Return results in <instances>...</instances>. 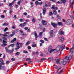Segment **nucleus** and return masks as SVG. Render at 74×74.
Returning <instances> with one entry per match:
<instances>
[{
    "mask_svg": "<svg viewBox=\"0 0 74 74\" xmlns=\"http://www.w3.org/2000/svg\"><path fill=\"white\" fill-rule=\"evenodd\" d=\"M63 45H62V47H61L60 46H58L56 48V49H55L56 52H58V51H59L60 49H62L60 52V54H61V52L62 51H63V50L64 49V47H65V45H64V49L63 48Z\"/></svg>",
    "mask_w": 74,
    "mask_h": 74,
    "instance_id": "f257e3e1",
    "label": "nucleus"
},
{
    "mask_svg": "<svg viewBox=\"0 0 74 74\" xmlns=\"http://www.w3.org/2000/svg\"><path fill=\"white\" fill-rule=\"evenodd\" d=\"M73 23V20H72L69 19L67 20L65 23L66 25H71Z\"/></svg>",
    "mask_w": 74,
    "mask_h": 74,
    "instance_id": "f03ea898",
    "label": "nucleus"
},
{
    "mask_svg": "<svg viewBox=\"0 0 74 74\" xmlns=\"http://www.w3.org/2000/svg\"><path fill=\"white\" fill-rule=\"evenodd\" d=\"M71 58H72V57L71 56H70L68 57L67 56L65 57V64L67 63V61H66V60H71Z\"/></svg>",
    "mask_w": 74,
    "mask_h": 74,
    "instance_id": "7ed1b4c3",
    "label": "nucleus"
},
{
    "mask_svg": "<svg viewBox=\"0 0 74 74\" xmlns=\"http://www.w3.org/2000/svg\"><path fill=\"white\" fill-rule=\"evenodd\" d=\"M52 47L51 46H50L49 47L48 49V51H49V52H50V53H52L53 51H54L56 49H52Z\"/></svg>",
    "mask_w": 74,
    "mask_h": 74,
    "instance_id": "20e7f679",
    "label": "nucleus"
},
{
    "mask_svg": "<svg viewBox=\"0 0 74 74\" xmlns=\"http://www.w3.org/2000/svg\"><path fill=\"white\" fill-rule=\"evenodd\" d=\"M70 2L71 3L70 8H73V4H74V0H70Z\"/></svg>",
    "mask_w": 74,
    "mask_h": 74,
    "instance_id": "39448f33",
    "label": "nucleus"
},
{
    "mask_svg": "<svg viewBox=\"0 0 74 74\" xmlns=\"http://www.w3.org/2000/svg\"><path fill=\"white\" fill-rule=\"evenodd\" d=\"M26 24V23H24L23 24L21 23L19 25V26H21V27H25V26Z\"/></svg>",
    "mask_w": 74,
    "mask_h": 74,
    "instance_id": "423d86ee",
    "label": "nucleus"
},
{
    "mask_svg": "<svg viewBox=\"0 0 74 74\" xmlns=\"http://www.w3.org/2000/svg\"><path fill=\"white\" fill-rule=\"evenodd\" d=\"M58 34L60 35H64V33L62 31H59Z\"/></svg>",
    "mask_w": 74,
    "mask_h": 74,
    "instance_id": "0eeeda50",
    "label": "nucleus"
},
{
    "mask_svg": "<svg viewBox=\"0 0 74 74\" xmlns=\"http://www.w3.org/2000/svg\"><path fill=\"white\" fill-rule=\"evenodd\" d=\"M42 23L43 25H46L47 24V22L45 20H43L42 21Z\"/></svg>",
    "mask_w": 74,
    "mask_h": 74,
    "instance_id": "6e6552de",
    "label": "nucleus"
},
{
    "mask_svg": "<svg viewBox=\"0 0 74 74\" xmlns=\"http://www.w3.org/2000/svg\"><path fill=\"white\" fill-rule=\"evenodd\" d=\"M19 31L20 32V33H22L21 34V35H22V36H25V34L23 33V31L21 29H20Z\"/></svg>",
    "mask_w": 74,
    "mask_h": 74,
    "instance_id": "1a4fd4ad",
    "label": "nucleus"
},
{
    "mask_svg": "<svg viewBox=\"0 0 74 74\" xmlns=\"http://www.w3.org/2000/svg\"><path fill=\"white\" fill-rule=\"evenodd\" d=\"M51 25L53 27H56V26H57V24H55V23H51Z\"/></svg>",
    "mask_w": 74,
    "mask_h": 74,
    "instance_id": "9d476101",
    "label": "nucleus"
},
{
    "mask_svg": "<svg viewBox=\"0 0 74 74\" xmlns=\"http://www.w3.org/2000/svg\"><path fill=\"white\" fill-rule=\"evenodd\" d=\"M56 62L58 64L59 63V61H60V59H58V58H56Z\"/></svg>",
    "mask_w": 74,
    "mask_h": 74,
    "instance_id": "9b49d317",
    "label": "nucleus"
},
{
    "mask_svg": "<svg viewBox=\"0 0 74 74\" xmlns=\"http://www.w3.org/2000/svg\"><path fill=\"white\" fill-rule=\"evenodd\" d=\"M46 12V8L43 9L42 13L43 14V15H45V14Z\"/></svg>",
    "mask_w": 74,
    "mask_h": 74,
    "instance_id": "f8f14e48",
    "label": "nucleus"
},
{
    "mask_svg": "<svg viewBox=\"0 0 74 74\" xmlns=\"http://www.w3.org/2000/svg\"><path fill=\"white\" fill-rule=\"evenodd\" d=\"M74 51V47H72L70 50V51L72 53H73Z\"/></svg>",
    "mask_w": 74,
    "mask_h": 74,
    "instance_id": "ddd939ff",
    "label": "nucleus"
},
{
    "mask_svg": "<svg viewBox=\"0 0 74 74\" xmlns=\"http://www.w3.org/2000/svg\"><path fill=\"white\" fill-rule=\"evenodd\" d=\"M60 65L62 66L63 65H64L65 64V61H63L61 62V63L60 64Z\"/></svg>",
    "mask_w": 74,
    "mask_h": 74,
    "instance_id": "4468645a",
    "label": "nucleus"
},
{
    "mask_svg": "<svg viewBox=\"0 0 74 74\" xmlns=\"http://www.w3.org/2000/svg\"><path fill=\"white\" fill-rule=\"evenodd\" d=\"M58 24L59 26H62L63 25V24L62 22H58Z\"/></svg>",
    "mask_w": 74,
    "mask_h": 74,
    "instance_id": "2eb2a0df",
    "label": "nucleus"
},
{
    "mask_svg": "<svg viewBox=\"0 0 74 74\" xmlns=\"http://www.w3.org/2000/svg\"><path fill=\"white\" fill-rule=\"evenodd\" d=\"M53 30H51L50 32V36L51 37H52L53 36Z\"/></svg>",
    "mask_w": 74,
    "mask_h": 74,
    "instance_id": "dca6fc26",
    "label": "nucleus"
},
{
    "mask_svg": "<svg viewBox=\"0 0 74 74\" xmlns=\"http://www.w3.org/2000/svg\"><path fill=\"white\" fill-rule=\"evenodd\" d=\"M0 62H1V63H2V64H3V65H4V64H5L3 62V59H0Z\"/></svg>",
    "mask_w": 74,
    "mask_h": 74,
    "instance_id": "f3484780",
    "label": "nucleus"
},
{
    "mask_svg": "<svg viewBox=\"0 0 74 74\" xmlns=\"http://www.w3.org/2000/svg\"><path fill=\"white\" fill-rule=\"evenodd\" d=\"M34 35L35 38H37L38 37V36H37V33L36 32H35L34 33Z\"/></svg>",
    "mask_w": 74,
    "mask_h": 74,
    "instance_id": "a211bd4d",
    "label": "nucleus"
},
{
    "mask_svg": "<svg viewBox=\"0 0 74 74\" xmlns=\"http://www.w3.org/2000/svg\"><path fill=\"white\" fill-rule=\"evenodd\" d=\"M5 49L6 50V51L7 52H8V53H10V51L9 50H8L7 48L5 47Z\"/></svg>",
    "mask_w": 74,
    "mask_h": 74,
    "instance_id": "6ab92c4d",
    "label": "nucleus"
},
{
    "mask_svg": "<svg viewBox=\"0 0 74 74\" xmlns=\"http://www.w3.org/2000/svg\"><path fill=\"white\" fill-rule=\"evenodd\" d=\"M53 14H54V15H57V12H56V10H53Z\"/></svg>",
    "mask_w": 74,
    "mask_h": 74,
    "instance_id": "aec40b11",
    "label": "nucleus"
},
{
    "mask_svg": "<svg viewBox=\"0 0 74 74\" xmlns=\"http://www.w3.org/2000/svg\"><path fill=\"white\" fill-rule=\"evenodd\" d=\"M19 48H20V47L19 46H17V47L15 49L16 51H18V50L19 49Z\"/></svg>",
    "mask_w": 74,
    "mask_h": 74,
    "instance_id": "412c9836",
    "label": "nucleus"
},
{
    "mask_svg": "<svg viewBox=\"0 0 74 74\" xmlns=\"http://www.w3.org/2000/svg\"><path fill=\"white\" fill-rule=\"evenodd\" d=\"M2 43L3 44H7V41L4 40H3V41Z\"/></svg>",
    "mask_w": 74,
    "mask_h": 74,
    "instance_id": "4be33fe9",
    "label": "nucleus"
},
{
    "mask_svg": "<svg viewBox=\"0 0 74 74\" xmlns=\"http://www.w3.org/2000/svg\"><path fill=\"white\" fill-rule=\"evenodd\" d=\"M60 40H61V41H63V40H64V38H63V37L60 38Z\"/></svg>",
    "mask_w": 74,
    "mask_h": 74,
    "instance_id": "5701e85b",
    "label": "nucleus"
},
{
    "mask_svg": "<svg viewBox=\"0 0 74 74\" xmlns=\"http://www.w3.org/2000/svg\"><path fill=\"white\" fill-rule=\"evenodd\" d=\"M32 47L34 48V47H37V45L36 44L32 45Z\"/></svg>",
    "mask_w": 74,
    "mask_h": 74,
    "instance_id": "b1692460",
    "label": "nucleus"
},
{
    "mask_svg": "<svg viewBox=\"0 0 74 74\" xmlns=\"http://www.w3.org/2000/svg\"><path fill=\"white\" fill-rule=\"evenodd\" d=\"M42 33H43L42 32H40V33L39 34V37H42Z\"/></svg>",
    "mask_w": 74,
    "mask_h": 74,
    "instance_id": "393cba45",
    "label": "nucleus"
},
{
    "mask_svg": "<svg viewBox=\"0 0 74 74\" xmlns=\"http://www.w3.org/2000/svg\"><path fill=\"white\" fill-rule=\"evenodd\" d=\"M30 41H28L26 43V45H29L30 44Z\"/></svg>",
    "mask_w": 74,
    "mask_h": 74,
    "instance_id": "a878e982",
    "label": "nucleus"
},
{
    "mask_svg": "<svg viewBox=\"0 0 74 74\" xmlns=\"http://www.w3.org/2000/svg\"><path fill=\"white\" fill-rule=\"evenodd\" d=\"M8 23H7L3 24L2 25L3 26H8Z\"/></svg>",
    "mask_w": 74,
    "mask_h": 74,
    "instance_id": "bb28decb",
    "label": "nucleus"
},
{
    "mask_svg": "<svg viewBox=\"0 0 74 74\" xmlns=\"http://www.w3.org/2000/svg\"><path fill=\"white\" fill-rule=\"evenodd\" d=\"M23 53H25V54L27 53H28V52H27V51L25 50L23 51Z\"/></svg>",
    "mask_w": 74,
    "mask_h": 74,
    "instance_id": "cd10ccee",
    "label": "nucleus"
},
{
    "mask_svg": "<svg viewBox=\"0 0 74 74\" xmlns=\"http://www.w3.org/2000/svg\"><path fill=\"white\" fill-rule=\"evenodd\" d=\"M42 15V13H40V19H39V21H40V20H41V19H42V16L41 15Z\"/></svg>",
    "mask_w": 74,
    "mask_h": 74,
    "instance_id": "c85d7f7f",
    "label": "nucleus"
},
{
    "mask_svg": "<svg viewBox=\"0 0 74 74\" xmlns=\"http://www.w3.org/2000/svg\"><path fill=\"white\" fill-rule=\"evenodd\" d=\"M54 8H55V5H52V7L51 8V9H52V10H53V9H54Z\"/></svg>",
    "mask_w": 74,
    "mask_h": 74,
    "instance_id": "c756f323",
    "label": "nucleus"
},
{
    "mask_svg": "<svg viewBox=\"0 0 74 74\" xmlns=\"http://www.w3.org/2000/svg\"><path fill=\"white\" fill-rule=\"evenodd\" d=\"M62 1V3H63L64 4H65V0H61Z\"/></svg>",
    "mask_w": 74,
    "mask_h": 74,
    "instance_id": "7c9ffc66",
    "label": "nucleus"
},
{
    "mask_svg": "<svg viewBox=\"0 0 74 74\" xmlns=\"http://www.w3.org/2000/svg\"><path fill=\"white\" fill-rule=\"evenodd\" d=\"M10 46L12 47H14V46H15V44H10Z\"/></svg>",
    "mask_w": 74,
    "mask_h": 74,
    "instance_id": "2f4dec72",
    "label": "nucleus"
},
{
    "mask_svg": "<svg viewBox=\"0 0 74 74\" xmlns=\"http://www.w3.org/2000/svg\"><path fill=\"white\" fill-rule=\"evenodd\" d=\"M32 60V59L30 58H27L26 59V61H30Z\"/></svg>",
    "mask_w": 74,
    "mask_h": 74,
    "instance_id": "473e14b6",
    "label": "nucleus"
},
{
    "mask_svg": "<svg viewBox=\"0 0 74 74\" xmlns=\"http://www.w3.org/2000/svg\"><path fill=\"white\" fill-rule=\"evenodd\" d=\"M49 15L50 16H52V15H53V13H52V12H50L49 13Z\"/></svg>",
    "mask_w": 74,
    "mask_h": 74,
    "instance_id": "72a5a7b5",
    "label": "nucleus"
},
{
    "mask_svg": "<svg viewBox=\"0 0 74 74\" xmlns=\"http://www.w3.org/2000/svg\"><path fill=\"white\" fill-rule=\"evenodd\" d=\"M15 32L14 31H13V32L12 33V34L13 36H14L15 35Z\"/></svg>",
    "mask_w": 74,
    "mask_h": 74,
    "instance_id": "f704fd0d",
    "label": "nucleus"
},
{
    "mask_svg": "<svg viewBox=\"0 0 74 74\" xmlns=\"http://www.w3.org/2000/svg\"><path fill=\"white\" fill-rule=\"evenodd\" d=\"M32 21V22H33V23H35V19H34V18H33Z\"/></svg>",
    "mask_w": 74,
    "mask_h": 74,
    "instance_id": "c9c22d12",
    "label": "nucleus"
},
{
    "mask_svg": "<svg viewBox=\"0 0 74 74\" xmlns=\"http://www.w3.org/2000/svg\"><path fill=\"white\" fill-rule=\"evenodd\" d=\"M39 3V2L37 1H36L35 2V4H36V5H38Z\"/></svg>",
    "mask_w": 74,
    "mask_h": 74,
    "instance_id": "e433bc0d",
    "label": "nucleus"
},
{
    "mask_svg": "<svg viewBox=\"0 0 74 74\" xmlns=\"http://www.w3.org/2000/svg\"><path fill=\"white\" fill-rule=\"evenodd\" d=\"M20 54V52H17L16 53V55H19Z\"/></svg>",
    "mask_w": 74,
    "mask_h": 74,
    "instance_id": "4c0bfd02",
    "label": "nucleus"
},
{
    "mask_svg": "<svg viewBox=\"0 0 74 74\" xmlns=\"http://www.w3.org/2000/svg\"><path fill=\"white\" fill-rule=\"evenodd\" d=\"M23 44L22 43H21L20 44V47H22V46H23Z\"/></svg>",
    "mask_w": 74,
    "mask_h": 74,
    "instance_id": "58836bf2",
    "label": "nucleus"
},
{
    "mask_svg": "<svg viewBox=\"0 0 74 74\" xmlns=\"http://www.w3.org/2000/svg\"><path fill=\"white\" fill-rule=\"evenodd\" d=\"M57 18L58 19H60V17L59 16V15H57Z\"/></svg>",
    "mask_w": 74,
    "mask_h": 74,
    "instance_id": "ea45409f",
    "label": "nucleus"
},
{
    "mask_svg": "<svg viewBox=\"0 0 74 74\" xmlns=\"http://www.w3.org/2000/svg\"><path fill=\"white\" fill-rule=\"evenodd\" d=\"M68 4V1H65V4L67 5Z\"/></svg>",
    "mask_w": 74,
    "mask_h": 74,
    "instance_id": "a19ab883",
    "label": "nucleus"
},
{
    "mask_svg": "<svg viewBox=\"0 0 74 74\" xmlns=\"http://www.w3.org/2000/svg\"><path fill=\"white\" fill-rule=\"evenodd\" d=\"M7 45L6 44H2L1 46H2V47H5V46H6V45Z\"/></svg>",
    "mask_w": 74,
    "mask_h": 74,
    "instance_id": "79ce46f5",
    "label": "nucleus"
},
{
    "mask_svg": "<svg viewBox=\"0 0 74 74\" xmlns=\"http://www.w3.org/2000/svg\"><path fill=\"white\" fill-rule=\"evenodd\" d=\"M40 42H42V44H44V41L43 40H40Z\"/></svg>",
    "mask_w": 74,
    "mask_h": 74,
    "instance_id": "37998d69",
    "label": "nucleus"
},
{
    "mask_svg": "<svg viewBox=\"0 0 74 74\" xmlns=\"http://www.w3.org/2000/svg\"><path fill=\"white\" fill-rule=\"evenodd\" d=\"M19 5H20V4H21V1H19L17 3Z\"/></svg>",
    "mask_w": 74,
    "mask_h": 74,
    "instance_id": "c03bdc74",
    "label": "nucleus"
},
{
    "mask_svg": "<svg viewBox=\"0 0 74 74\" xmlns=\"http://www.w3.org/2000/svg\"><path fill=\"white\" fill-rule=\"evenodd\" d=\"M9 6L10 7H12V5H13V4H12V3H9Z\"/></svg>",
    "mask_w": 74,
    "mask_h": 74,
    "instance_id": "a18cd8bd",
    "label": "nucleus"
},
{
    "mask_svg": "<svg viewBox=\"0 0 74 74\" xmlns=\"http://www.w3.org/2000/svg\"><path fill=\"white\" fill-rule=\"evenodd\" d=\"M8 30V27H6V28H5V29L4 30V32H6V31H7Z\"/></svg>",
    "mask_w": 74,
    "mask_h": 74,
    "instance_id": "49530a36",
    "label": "nucleus"
},
{
    "mask_svg": "<svg viewBox=\"0 0 74 74\" xmlns=\"http://www.w3.org/2000/svg\"><path fill=\"white\" fill-rule=\"evenodd\" d=\"M61 68H61V66H60L59 67H58V71H59V70H60V69H61Z\"/></svg>",
    "mask_w": 74,
    "mask_h": 74,
    "instance_id": "de8ad7c7",
    "label": "nucleus"
},
{
    "mask_svg": "<svg viewBox=\"0 0 74 74\" xmlns=\"http://www.w3.org/2000/svg\"><path fill=\"white\" fill-rule=\"evenodd\" d=\"M3 36H4V37H7V36H8V35L7 34H2Z\"/></svg>",
    "mask_w": 74,
    "mask_h": 74,
    "instance_id": "09e8293b",
    "label": "nucleus"
},
{
    "mask_svg": "<svg viewBox=\"0 0 74 74\" xmlns=\"http://www.w3.org/2000/svg\"><path fill=\"white\" fill-rule=\"evenodd\" d=\"M48 59H50V60H53V58L52 57H50V58H49Z\"/></svg>",
    "mask_w": 74,
    "mask_h": 74,
    "instance_id": "8fccbe9b",
    "label": "nucleus"
},
{
    "mask_svg": "<svg viewBox=\"0 0 74 74\" xmlns=\"http://www.w3.org/2000/svg\"><path fill=\"white\" fill-rule=\"evenodd\" d=\"M47 60L46 58H42L41 59V60L42 61V60Z\"/></svg>",
    "mask_w": 74,
    "mask_h": 74,
    "instance_id": "3c124183",
    "label": "nucleus"
},
{
    "mask_svg": "<svg viewBox=\"0 0 74 74\" xmlns=\"http://www.w3.org/2000/svg\"><path fill=\"white\" fill-rule=\"evenodd\" d=\"M63 71V69H62V70L60 72L59 74H61L62 72Z\"/></svg>",
    "mask_w": 74,
    "mask_h": 74,
    "instance_id": "603ef678",
    "label": "nucleus"
},
{
    "mask_svg": "<svg viewBox=\"0 0 74 74\" xmlns=\"http://www.w3.org/2000/svg\"><path fill=\"white\" fill-rule=\"evenodd\" d=\"M2 69V65H1L0 64V70Z\"/></svg>",
    "mask_w": 74,
    "mask_h": 74,
    "instance_id": "864d4df0",
    "label": "nucleus"
},
{
    "mask_svg": "<svg viewBox=\"0 0 74 74\" xmlns=\"http://www.w3.org/2000/svg\"><path fill=\"white\" fill-rule=\"evenodd\" d=\"M28 49H31V47L30 46H28L27 47Z\"/></svg>",
    "mask_w": 74,
    "mask_h": 74,
    "instance_id": "5fc2aeb1",
    "label": "nucleus"
},
{
    "mask_svg": "<svg viewBox=\"0 0 74 74\" xmlns=\"http://www.w3.org/2000/svg\"><path fill=\"white\" fill-rule=\"evenodd\" d=\"M1 18H4V16L3 15H2L1 16Z\"/></svg>",
    "mask_w": 74,
    "mask_h": 74,
    "instance_id": "6e6d98bb",
    "label": "nucleus"
},
{
    "mask_svg": "<svg viewBox=\"0 0 74 74\" xmlns=\"http://www.w3.org/2000/svg\"><path fill=\"white\" fill-rule=\"evenodd\" d=\"M2 38L3 40H7V38H5L4 37H2Z\"/></svg>",
    "mask_w": 74,
    "mask_h": 74,
    "instance_id": "4d7b16f0",
    "label": "nucleus"
},
{
    "mask_svg": "<svg viewBox=\"0 0 74 74\" xmlns=\"http://www.w3.org/2000/svg\"><path fill=\"white\" fill-rule=\"evenodd\" d=\"M29 28L28 27H25L24 28V29L26 30H27Z\"/></svg>",
    "mask_w": 74,
    "mask_h": 74,
    "instance_id": "13d9d810",
    "label": "nucleus"
},
{
    "mask_svg": "<svg viewBox=\"0 0 74 74\" xmlns=\"http://www.w3.org/2000/svg\"><path fill=\"white\" fill-rule=\"evenodd\" d=\"M12 29H15V26L14 25L13 26H12Z\"/></svg>",
    "mask_w": 74,
    "mask_h": 74,
    "instance_id": "bf43d9fd",
    "label": "nucleus"
},
{
    "mask_svg": "<svg viewBox=\"0 0 74 74\" xmlns=\"http://www.w3.org/2000/svg\"><path fill=\"white\" fill-rule=\"evenodd\" d=\"M23 21V19H22V18H21L20 19V22H22V21Z\"/></svg>",
    "mask_w": 74,
    "mask_h": 74,
    "instance_id": "052dcab7",
    "label": "nucleus"
},
{
    "mask_svg": "<svg viewBox=\"0 0 74 74\" xmlns=\"http://www.w3.org/2000/svg\"><path fill=\"white\" fill-rule=\"evenodd\" d=\"M19 44H20V43L19 42H17V46H19Z\"/></svg>",
    "mask_w": 74,
    "mask_h": 74,
    "instance_id": "680f3d73",
    "label": "nucleus"
},
{
    "mask_svg": "<svg viewBox=\"0 0 74 74\" xmlns=\"http://www.w3.org/2000/svg\"><path fill=\"white\" fill-rule=\"evenodd\" d=\"M13 36V35L12 34H11L10 35H9V37H12Z\"/></svg>",
    "mask_w": 74,
    "mask_h": 74,
    "instance_id": "e2e57ef3",
    "label": "nucleus"
},
{
    "mask_svg": "<svg viewBox=\"0 0 74 74\" xmlns=\"http://www.w3.org/2000/svg\"><path fill=\"white\" fill-rule=\"evenodd\" d=\"M15 6H16V8H18V7H19V6L18 5H15Z\"/></svg>",
    "mask_w": 74,
    "mask_h": 74,
    "instance_id": "0e129e2a",
    "label": "nucleus"
},
{
    "mask_svg": "<svg viewBox=\"0 0 74 74\" xmlns=\"http://www.w3.org/2000/svg\"><path fill=\"white\" fill-rule=\"evenodd\" d=\"M44 39L45 40V41H48V40L46 38H44Z\"/></svg>",
    "mask_w": 74,
    "mask_h": 74,
    "instance_id": "69168bd1",
    "label": "nucleus"
},
{
    "mask_svg": "<svg viewBox=\"0 0 74 74\" xmlns=\"http://www.w3.org/2000/svg\"><path fill=\"white\" fill-rule=\"evenodd\" d=\"M27 31L28 32H30V29H28Z\"/></svg>",
    "mask_w": 74,
    "mask_h": 74,
    "instance_id": "338daca9",
    "label": "nucleus"
},
{
    "mask_svg": "<svg viewBox=\"0 0 74 74\" xmlns=\"http://www.w3.org/2000/svg\"><path fill=\"white\" fill-rule=\"evenodd\" d=\"M11 59V60H12V61H14V60H15V59L14 58H12Z\"/></svg>",
    "mask_w": 74,
    "mask_h": 74,
    "instance_id": "774afa93",
    "label": "nucleus"
}]
</instances>
